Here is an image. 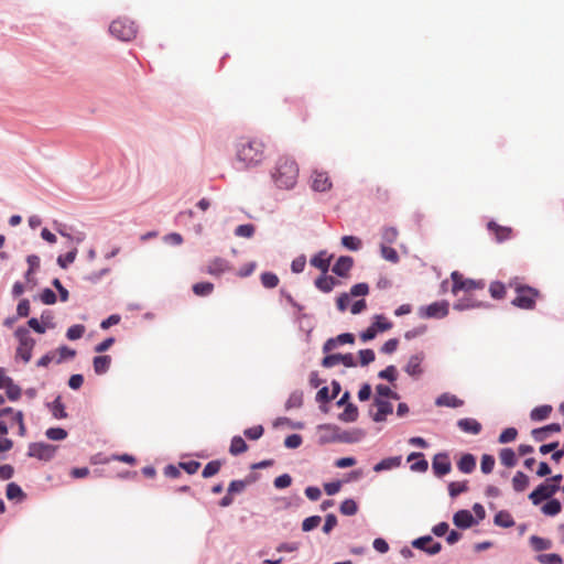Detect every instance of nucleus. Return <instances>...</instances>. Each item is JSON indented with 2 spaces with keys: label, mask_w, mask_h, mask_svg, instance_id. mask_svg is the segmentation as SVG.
Returning a JSON list of instances; mask_svg holds the SVG:
<instances>
[{
  "label": "nucleus",
  "mask_w": 564,
  "mask_h": 564,
  "mask_svg": "<svg viewBox=\"0 0 564 564\" xmlns=\"http://www.w3.org/2000/svg\"><path fill=\"white\" fill-rule=\"evenodd\" d=\"M540 292L531 286L517 288V296L511 301V304L521 310H533Z\"/></svg>",
  "instance_id": "obj_5"
},
{
  "label": "nucleus",
  "mask_w": 564,
  "mask_h": 564,
  "mask_svg": "<svg viewBox=\"0 0 564 564\" xmlns=\"http://www.w3.org/2000/svg\"><path fill=\"white\" fill-rule=\"evenodd\" d=\"M341 243L345 248L357 251L361 248V240L355 236H344Z\"/></svg>",
  "instance_id": "obj_44"
},
{
  "label": "nucleus",
  "mask_w": 564,
  "mask_h": 564,
  "mask_svg": "<svg viewBox=\"0 0 564 564\" xmlns=\"http://www.w3.org/2000/svg\"><path fill=\"white\" fill-rule=\"evenodd\" d=\"M457 467L462 473L470 474L476 467V459L471 454H465L457 463Z\"/></svg>",
  "instance_id": "obj_28"
},
{
  "label": "nucleus",
  "mask_w": 564,
  "mask_h": 564,
  "mask_svg": "<svg viewBox=\"0 0 564 564\" xmlns=\"http://www.w3.org/2000/svg\"><path fill=\"white\" fill-rule=\"evenodd\" d=\"M77 249H73L69 252H67L65 256H59L57 258V263L61 268L65 269L68 264L73 263L76 259Z\"/></svg>",
  "instance_id": "obj_57"
},
{
  "label": "nucleus",
  "mask_w": 564,
  "mask_h": 564,
  "mask_svg": "<svg viewBox=\"0 0 564 564\" xmlns=\"http://www.w3.org/2000/svg\"><path fill=\"white\" fill-rule=\"evenodd\" d=\"M530 542H531L532 547L535 551H544V550H549L551 547L550 540H546V539H543V538H540L536 535H532L530 538Z\"/></svg>",
  "instance_id": "obj_45"
},
{
  "label": "nucleus",
  "mask_w": 564,
  "mask_h": 564,
  "mask_svg": "<svg viewBox=\"0 0 564 564\" xmlns=\"http://www.w3.org/2000/svg\"><path fill=\"white\" fill-rule=\"evenodd\" d=\"M399 236L398 230L394 227H387L382 230L383 243H394Z\"/></svg>",
  "instance_id": "obj_55"
},
{
  "label": "nucleus",
  "mask_w": 564,
  "mask_h": 564,
  "mask_svg": "<svg viewBox=\"0 0 564 564\" xmlns=\"http://www.w3.org/2000/svg\"><path fill=\"white\" fill-rule=\"evenodd\" d=\"M10 415L11 423H15L19 426V435L25 436L26 434V427L23 420V413L22 411H13Z\"/></svg>",
  "instance_id": "obj_39"
},
{
  "label": "nucleus",
  "mask_w": 564,
  "mask_h": 564,
  "mask_svg": "<svg viewBox=\"0 0 564 564\" xmlns=\"http://www.w3.org/2000/svg\"><path fill=\"white\" fill-rule=\"evenodd\" d=\"M436 404L438 406L459 408L464 404V401L454 394L443 393L436 399Z\"/></svg>",
  "instance_id": "obj_25"
},
{
  "label": "nucleus",
  "mask_w": 564,
  "mask_h": 564,
  "mask_svg": "<svg viewBox=\"0 0 564 564\" xmlns=\"http://www.w3.org/2000/svg\"><path fill=\"white\" fill-rule=\"evenodd\" d=\"M379 378L393 382L397 380V368L394 366H388L386 369L378 373Z\"/></svg>",
  "instance_id": "obj_62"
},
{
  "label": "nucleus",
  "mask_w": 564,
  "mask_h": 564,
  "mask_svg": "<svg viewBox=\"0 0 564 564\" xmlns=\"http://www.w3.org/2000/svg\"><path fill=\"white\" fill-rule=\"evenodd\" d=\"M254 230H256V228L252 224H245V225H239L235 229V234L238 237L251 238L254 234Z\"/></svg>",
  "instance_id": "obj_52"
},
{
  "label": "nucleus",
  "mask_w": 564,
  "mask_h": 564,
  "mask_svg": "<svg viewBox=\"0 0 564 564\" xmlns=\"http://www.w3.org/2000/svg\"><path fill=\"white\" fill-rule=\"evenodd\" d=\"M94 370L97 375H104L108 371L110 364H111V357L108 355L102 356H96L94 358Z\"/></svg>",
  "instance_id": "obj_27"
},
{
  "label": "nucleus",
  "mask_w": 564,
  "mask_h": 564,
  "mask_svg": "<svg viewBox=\"0 0 564 564\" xmlns=\"http://www.w3.org/2000/svg\"><path fill=\"white\" fill-rule=\"evenodd\" d=\"M260 280H261L262 285L267 289H273V288L278 286L279 281H280L278 275L272 272H263L260 275Z\"/></svg>",
  "instance_id": "obj_40"
},
{
  "label": "nucleus",
  "mask_w": 564,
  "mask_h": 564,
  "mask_svg": "<svg viewBox=\"0 0 564 564\" xmlns=\"http://www.w3.org/2000/svg\"><path fill=\"white\" fill-rule=\"evenodd\" d=\"M340 512L345 516H354L358 511V506L355 500L346 499L340 505Z\"/></svg>",
  "instance_id": "obj_46"
},
{
  "label": "nucleus",
  "mask_w": 564,
  "mask_h": 564,
  "mask_svg": "<svg viewBox=\"0 0 564 564\" xmlns=\"http://www.w3.org/2000/svg\"><path fill=\"white\" fill-rule=\"evenodd\" d=\"M7 397L11 401H17L21 397V389L19 386L14 384L11 378H7V383L4 384Z\"/></svg>",
  "instance_id": "obj_37"
},
{
  "label": "nucleus",
  "mask_w": 564,
  "mask_h": 564,
  "mask_svg": "<svg viewBox=\"0 0 564 564\" xmlns=\"http://www.w3.org/2000/svg\"><path fill=\"white\" fill-rule=\"evenodd\" d=\"M354 341H355V337L352 334L344 333V334L338 335L337 337L327 339L323 346V351L329 352V351L334 350L339 345L354 344Z\"/></svg>",
  "instance_id": "obj_14"
},
{
  "label": "nucleus",
  "mask_w": 564,
  "mask_h": 564,
  "mask_svg": "<svg viewBox=\"0 0 564 564\" xmlns=\"http://www.w3.org/2000/svg\"><path fill=\"white\" fill-rule=\"evenodd\" d=\"M517 436H518L517 429L508 427L500 433V435L498 437V442L500 444H507V443L514 441L517 438Z\"/></svg>",
  "instance_id": "obj_47"
},
{
  "label": "nucleus",
  "mask_w": 564,
  "mask_h": 564,
  "mask_svg": "<svg viewBox=\"0 0 564 564\" xmlns=\"http://www.w3.org/2000/svg\"><path fill=\"white\" fill-rule=\"evenodd\" d=\"M6 495L9 500H23L25 498V494L23 492L21 487L15 482L8 484Z\"/></svg>",
  "instance_id": "obj_34"
},
{
  "label": "nucleus",
  "mask_w": 564,
  "mask_h": 564,
  "mask_svg": "<svg viewBox=\"0 0 564 564\" xmlns=\"http://www.w3.org/2000/svg\"><path fill=\"white\" fill-rule=\"evenodd\" d=\"M14 335L19 340L17 357H20L24 362H29L32 358L35 340L30 336V332L25 327H19Z\"/></svg>",
  "instance_id": "obj_4"
},
{
  "label": "nucleus",
  "mask_w": 564,
  "mask_h": 564,
  "mask_svg": "<svg viewBox=\"0 0 564 564\" xmlns=\"http://www.w3.org/2000/svg\"><path fill=\"white\" fill-rule=\"evenodd\" d=\"M84 333H85V326L82 324H76V325L70 326L67 329L66 337L69 340H76V339H79L80 337H83Z\"/></svg>",
  "instance_id": "obj_48"
},
{
  "label": "nucleus",
  "mask_w": 564,
  "mask_h": 564,
  "mask_svg": "<svg viewBox=\"0 0 564 564\" xmlns=\"http://www.w3.org/2000/svg\"><path fill=\"white\" fill-rule=\"evenodd\" d=\"M562 510V505L557 499L549 500L543 507L542 512L545 516L554 517L558 514Z\"/></svg>",
  "instance_id": "obj_35"
},
{
  "label": "nucleus",
  "mask_w": 564,
  "mask_h": 564,
  "mask_svg": "<svg viewBox=\"0 0 564 564\" xmlns=\"http://www.w3.org/2000/svg\"><path fill=\"white\" fill-rule=\"evenodd\" d=\"M433 471L436 476L442 477L447 475L452 469V464L446 454H437L432 463Z\"/></svg>",
  "instance_id": "obj_12"
},
{
  "label": "nucleus",
  "mask_w": 564,
  "mask_h": 564,
  "mask_svg": "<svg viewBox=\"0 0 564 564\" xmlns=\"http://www.w3.org/2000/svg\"><path fill=\"white\" fill-rule=\"evenodd\" d=\"M489 293L495 300H502L506 296V285L499 281L491 282L489 285Z\"/></svg>",
  "instance_id": "obj_36"
},
{
  "label": "nucleus",
  "mask_w": 564,
  "mask_h": 564,
  "mask_svg": "<svg viewBox=\"0 0 564 564\" xmlns=\"http://www.w3.org/2000/svg\"><path fill=\"white\" fill-rule=\"evenodd\" d=\"M425 358V355L424 352H417L415 355H412L409 360H408V364L406 366L404 367V371L412 378H420L421 375L423 373V368H422V362Z\"/></svg>",
  "instance_id": "obj_10"
},
{
  "label": "nucleus",
  "mask_w": 564,
  "mask_h": 564,
  "mask_svg": "<svg viewBox=\"0 0 564 564\" xmlns=\"http://www.w3.org/2000/svg\"><path fill=\"white\" fill-rule=\"evenodd\" d=\"M352 258L343 256L338 258L336 263L333 267V272L338 276H346L352 267Z\"/></svg>",
  "instance_id": "obj_21"
},
{
  "label": "nucleus",
  "mask_w": 564,
  "mask_h": 564,
  "mask_svg": "<svg viewBox=\"0 0 564 564\" xmlns=\"http://www.w3.org/2000/svg\"><path fill=\"white\" fill-rule=\"evenodd\" d=\"M372 326L376 327L377 333L386 332L392 327V323L389 322L383 315H376Z\"/></svg>",
  "instance_id": "obj_50"
},
{
  "label": "nucleus",
  "mask_w": 564,
  "mask_h": 564,
  "mask_svg": "<svg viewBox=\"0 0 564 564\" xmlns=\"http://www.w3.org/2000/svg\"><path fill=\"white\" fill-rule=\"evenodd\" d=\"M499 460L503 466H506L508 468L514 467L518 463L517 455H516L514 451L509 447H505V448L500 449Z\"/></svg>",
  "instance_id": "obj_23"
},
{
  "label": "nucleus",
  "mask_w": 564,
  "mask_h": 564,
  "mask_svg": "<svg viewBox=\"0 0 564 564\" xmlns=\"http://www.w3.org/2000/svg\"><path fill=\"white\" fill-rule=\"evenodd\" d=\"M400 465H401V457L400 456L389 457V458H384V459L380 460L378 464H376L375 467H373V470L376 473H380V471H383V470H389V469H392V468H397Z\"/></svg>",
  "instance_id": "obj_26"
},
{
  "label": "nucleus",
  "mask_w": 564,
  "mask_h": 564,
  "mask_svg": "<svg viewBox=\"0 0 564 564\" xmlns=\"http://www.w3.org/2000/svg\"><path fill=\"white\" fill-rule=\"evenodd\" d=\"M229 269L230 268H229V263L227 260H225L223 258H215L209 261L206 272L210 275L218 276V275L223 274L224 272L228 271Z\"/></svg>",
  "instance_id": "obj_18"
},
{
  "label": "nucleus",
  "mask_w": 564,
  "mask_h": 564,
  "mask_svg": "<svg viewBox=\"0 0 564 564\" xmlns=\"http://www.w3.org/2000/svg\"><path fill=\"white\" fill-rule=\"evenodd\" d=\"M358 408L352 403H347L345 410L339 414L338 419L343 422H355L358 419Z\"/></svg>",
  "instance_id": "obj_32"
},
{
  "label": "nucleus",
  "mask_w": 564,
  "mask_h": 564,
  "mask_svg": "<svg viewBox=\"0 0 564 564\" xmlns=\"http://www.w3.org/2000/svg\"><path fill=\"white\" fill-rule=\"evenodd\" d=\"M214 291V284L210 282H199L193 285V292L197 296H207Z\"/></svg>",
  "instance_id": "obj_41"
},
{
  "label": "nucleus",
  "mask_w": 564,
  "mask_h": 564,
  "mask_svg": "<svg viewBox=\"0 0 564 564\" xmlns=\"http://www.w3.org/2000/svg\"><path fill=\"white\" fill-rule=\"evenodd\" d=\"M312 188L316 192H326L332 188V182L326 172L314 171L312 174Z\"/></svg>",
  "instance_id": "obj_13"
},
{
  "label": "nucleus",
  "mask_w": 564,
  "mask_h": 564,
  "mask_svg": "<svg viewBox=\"0 0 564 564\" xmlns=\"http://www.w3.org/2000/svg\"><path fill=\"white\" fill-rule=\"evenodd\" d=\"M552 412V406L549 404L540 405L534 408L531 413L530 417L532 421H543L549 417V415Z\"/></svg>",
  "instance_id": "obj_33"
},
{
  "label": "nucleus",
  "mask_w": 564,
  "mask_h": 564,
  "mask_svg": "<svg viewBox=\"0 0 564 564\" xmlns=\"http://www.w3.org/2000/svg\"><path fill=\"white\" fill-rule=\"evenodd\" d=\"M496 525L501 528H511L514 525V520L510 512L501 510L499 511L494 519Z\"/></svg>",
  "instance_id": "obj_31"
},
{
  "label": "nucleus",
  "mask_w": 564,
  "mask_h": 564,
  "mask_svg": "<svg viewBox=\"0 0 564 564\" xmlns=\"http://www.w3.org/2000/svg\"><path fill=\"white\" fill-rule=\"evenodd\" d=\"M332 256H327L326 251H321L311 259V265L319 269L322 273H327L330 265Z\"/></svg>",
  "instance_id": "obj_20"
},
{
  "label": "nucleus",
  "mask_w": 564,
  "mask_h": 564,
  "mask_svg": "<svg viewBox=\"0 0 564 564\" xmlns=\"http://www.w3.org/2000/svg\"><path fill=\"white\" fill-rule=\"evenodd\" d=\"M336 284L337 280L333 276L326 275V273H323L315 280V286L325 293L330 292Z\"/></svg>",
  "instance_id": "obj_24"
},
{
  "label": "nucleus",
  "mask_w": 564,
  "mask_h": 564,
  "mask_svg": "<svg viewBox=\"0 0 564 564\" xmlns=\"http://www.w3.org/2000/svg\"><path fill=\"white\" fill-rule=\"evenodd\" d=\"M220 467H221L220 462L212 460V462L207 463V465L204 467L202 476L204 478H209V477L216 475L219 471Z\"/></svg>",
  "instance_id": "obj_49"
},
{
  "label": "nucleus",
  "mask_w": 564,
  "mask_h": 564,
  "mask_svg": "<svg viewBox=\"0 0 564 564\" xmlns=\"http://www.w3.org/2000/svg\"><path fill=\"white\" fill-rule=\"evenodd\" d=\"M55 454V446L46 443H31L29 445L28 455L42 460L51 459Z\"/></svg>",
  "instance_id": "obj_9"
},
{
  "label": "nucleus",
  "mask_w": 564,
  "mask_h": 564,
  "mask_svg": "<svg viewBox=\"0 0 564 564\" xmlns=\"http://www.w3.org/2000/svg\"><path fill=\"white\" fill-rule=\"evenodd\" d=\"M375 405L377 406V413L373 415V421L376 422L384 421L387 415L391 414L393 411L392 404L380 398L375 399Z\"/></svg>",
  "instance_id": "obj_16"
},
{
  "label": "nucleus",
  "mask_w": 564,
  "mask_h": 564,
  "mask_svg": "<svg viewBox=\"0 0 564 564\" xmlns=\"http://www.w3.org/2000/svg\"><path fill=\"white\" fill-rule=\"evenodd\" d=\"M321 517L319 516H312L306 518L302 523V530L307 532L315 528H317L321 523Z\"/></svg>",
  "instance_id": "obj_60"
},
{
  "label": "nucleus",
  "mask_w": 564,
  "mask_h": 564,
  "mask_svg": "<svg viewBox=\"0 0 564 564\" xmlns=\"http://www.w3.org/2000/svg\"><path fill=\"white\" fill-rule=\"evenodd\" d=\"M263 426L262 425H256L249 429H246L243 434L247 438L256 441L259 440L263 435Z\"/></svg>",
  "instance_id": "obj_59"
},
{
  "label": "nucleus",
  "mask_w": 564,
  "mask_h": 564,
  "mask_svg": "<svg viewBox=\"0 0 564 564\" xmlns=\"http://www.w3.org/2000/svg\"><path fill=\"white\" fill-rule=\"evenodd\" d=\"M271 176L276 187L291 189L297 183L299 165L294 159L282 155L278 159L271 172Z\"/></svg>",
  "instance_id": "obj_1"
},
{
  "label": "nucleus",
  "mask_w": 564,
  "mask_h": 564,
  "mask_svg": "<svg viewBox=\"0 0 564 564\" xmlns=\"http://www.w3.org/2000/svg\"><path fill=\"white\" fill-rule=\"evenodd\" d=\"M45 435L52 441H62L67 437V432L62 427H51L46 430Z\"/></svg>",
  "instance_id": "obj_51"
},
{
  "label": "nucleus",
  "mask_w": 564,
  "mask_h": 564,
  "mask_svg": "<svg viewBox=\"0 0 564 564\" xmlns=\"http://www.w3.org/2000/svg\"><path fill=\"white\" fill-rule=\"evenodd\" d=\"M302 404H303V393L300 391H295L289 397L285 406H286V409H292V408H300Z\"/></svg>",
  "instance_id": "obj_56"
},
{
  "label": "nucleus",
  "mask_w": 564,
  "mask_h": 564,
  "mask_svg": "<svg viewBox=\"0 0 564 564\" xmlns=\"http://www.w3.org/2000/svg\"><path fill=\"white\" fill-rule=\"evenodd\" d=\"M52 413L56 419H65L67 413L65 412V406L61 401V398H56L52 403Z\"/></svg>",
  "instance_id": "obj_54"
},
{
  "label": "nucleus",
  "mask_w": 564,
  "mask_h": 564,
  "mask_svg": "<svg viewBox=\"0 0 564 564\" xmlns=\"http://www.w3.org/2000/svg\"><path fill=\"white\" fill-rule=\"evenodd\" d=\"M481 302L474 301L470 296L463 297L455 303L454 308L458 311L469 310L474 307H480Z\"/></svg>",
  "instance_id": "obj_38"
},
{
  "label": "nucleus",
  "mask_w": 564,
  "mask_h": 564,
  "mask_svg": "<svg viewBox=\"0 0 564 564\" xmlns=\"http://www.w3.org/2000/svg\"><path fill=\"white\" fill-rule=\"evenodd\" d=\"M560 489L557 485H549L544 482L539 485L530 495L529 499L534 506L540 505L543 500L550 499Z\"/></svg>",
  "instance_id": "obj_8"
},
{
  "label": "nucleus",
  "mask_w": 564,
  "mask_h": 564,
  "mask_svg": "<svg viewBox=\"0 0 564 564\" xmlns=\"http://www.w3.org/2000/svg\"><path fill=\"white\" fill-rule=\"evenodd\" d=\"M457 426L463 432L474 434V435L479 434L481 431V424L477 420L470 419V417L460 419L457 422Z\"/></svg>",
  "instance_id": "obj_22"
},
{
  "label": "nucleus",
  "mask_w": 564,
  "mask_h": 564,
  "mask_svg": "<svg viewBox=\"0 0 564 564\" xmlns=\"http://www.w3.org/2000/svg\"><path fill=\"white\" fill-rule=\"evenodd\" d=\"M495 467V458L489 454L481 456L480 469L484 474H490Z\"/></svg>",
  "instance_id": "obj_53"
},
{
  "label": "nucleus",
  "mask_w": 564,
  "mask_h": 564,
  "mask_svg": "<svg viewBox=\"0 0 564 564\" xmlns=\"http://www.w3.org/2000/svg\"><path fill=\"white\" fill-rule=\"evenodd\" d=\"M467 489H468L467 481H452L448 485V492H449V496L453 498L467 491Z\"/></svg>",
  "instance_id": "obj_42"
},
{
  "label": "nucleus",
  "mask_w": 564,
  "mask_h": 564,
  "mask_svg": "<svg viewBox=\"0 0 564 564\" xmlns=\"http://www.w3.org/2000/svg\"><path fill=\"white\" fill-rule=\"evenodd\" d=\"M536 560L541 564H563L562 557L555 553L540 554Z\"/></svg>",
  "instance_id": "obj_43"
},
{
  "label": "nucleus",
  "mask_w": 564,
  "mask_h": 564,
  "mask_svg": "<svg viewBox=\"0 0 564 564\" xmlns=\"http://www.w3.org/2000/svg\"><path fill=\"white\" fill-rule=\"evenodd\" d=\"M381 254L386 260L391 261L393 263L399 261V256L395 249L388 247L384 243L381 245Z\"/></svg>",
  "instance_id": "obj_58"
},
{
  "label": "nucleus",
  "mask_w": 564,
  "mask_h": 564,
  "mask_svg": "<svg viewBox=\"0 0 564 564\" xmlns=\"http://www.w3.org/2000/svg\"><path fill=\"white\" fill-rule=\"evenodd\" d=\"M341 358H343L341 354L327 355L323 358L322 366L325 368L335 367L336 365L340 364Z\"/></svg>",
  "instance_id": "obj_61"
},
{
  "label": "nucleus",
  "mask_w": 564,
  "mask_h": 564,
  "mask_svg": "<svg viewBox=\"0 0 564 564\" xmlns=\"http://www.w3.org/2000/svg\"><path fill=\"white\" fill-rule=\"evenodd\" d=\"M488 229L495 235L498 242H503L512 236V229L510 227L499 226L495 221L488 223Z\"/></svg>",
  "instance_id": "obj_19"
},
{
  "label": "nucleus",
  "mask_w": 564,
  "mask_h": 564,
  "mask_svg": "<svg viewBox=\"0 0 564 564\" xmlns=\"http://www.w3.org/2000/svg\"><path fill=\"white\" fill-rule=\"evenodd\" d=\"M453 281L452 293L457 294L459 291L470 293L474 290H482L485 282L482 280L466 279L458 271H454L451 274Z\"/></svg>",
  "instance_id": "obj_6"
},
{
  "label": "nucleus",
  "mask_w": 564,
  "mask_h": 564,
  "mask_svg": "<svg viewBox=\"0 0 564 564\" xmlns=\"http://www.w3.org/2000/svg\"><path fill=\"white\" fill-rule=\"evenodd\" d=\"M273 484L276 489L288 488L292 484V477L289 474L280 475L274 479Z\"/></svg>",
  "instance_id": "obj_63"
},
{
  "label": "nucleus",
  "mask_w": 564,
  "mask_h": 564,
  "mask_svg": "<svg viewBox=\"0 0 564 564\" xmlns=\"http://www.w3.org/2000/svg\"><path fill=\"white\" fill-rule=\"evenodd\" d=\"M412 545L416 549L423 550L431 555L437 554L442 545L438 542H435L432 536H422L413 541Z\"/></svg>",
  "instance_id": "obj_11"
},
{
  "label": "nucleus",
  "mask_w": 564,
  "mask_h": 564,
  "mask_svg": "<svg viewBox=\"0 0 564 564\" xmlns=\"http://www.w3.org/2000/svg\"><path fill=\"white\" fill-rule=\"evenodd\" d=\"M376 358L372 349H361L359 351V360L361 366H368Z\"/></svg>",
  "instance_id": "obj_64"
},
{
  "label": "nucleus",
  "mask_w": 564,
  "mask_h": 564,
  "mask_svg": "<svg viewBox=\"0 0 564 564\" xmlns=\"http://www.w3.org/2000/svg\"><path fill=\"white\" fill-rule=\"evenodd\" d=\"M529 482V477L524 473L517 471L512 478V488L517 492H522L528 488Z\"/></svg>",
  "instance_id": "obj_29"
},
{
  "label": "nucleus",
  "mask_w": 564,
  "mask_h": 564,
  "mask_svg": "<svg viewBox=\"0 0 564 564\" xmlns=\"http://www.w3.org/2000/svg\"><path fill=\"white\" fill-rule=\"evenodd\" d=\"M562 427L558 423H552L549 425H545L540 429H534L531 432V435L534 441L536 442H543L545 441L552 433H558L561 432Z\"/></svg>",
  "instance_id": "obj_15"
},
{
  "label": "nucleus",
  "mask_w": 564,
  "mask_h": 564,
  "mask_svg": "<svg viewBox=\"0 0 564 564\" xmlns=\"http://www.w3.org/2000/svg\"><path fill=\"white\" fill-rule=\"evenodd\" d=\"M110 33L121 41H131L135 37L138 29L133 21L126 18L113 20L109 26Z\"/></svg>",
  "instance_id": "obj_3"
},
{
  "label": "nucleus",
  "mask_w": 564,
  "mask_h": 564,
  "mask_svg": "<svg viewBox=\"0 0 564 564\" xmlns=\"http://www.w3.org/2000/svg\"><path fill=\"white\" fill-rule=\"evenodd\" d=\"M236 158L245 166H254L264 159V144L258 139L242 137L236 144Z\"/></svg>",
  "instance_id": "obj_2"
},
{
  "label": "nucleus",
  "mask_w": 564,
  "mask_h": 564,
  "mask_svg": "<svg viewBox=\"0 0 564 564\" xmlns=\"http://www.w3.org/2000/svg\"><path fill=\"white\" fill-rule=\"evenodd\" d=\"M448 314V303L445 301L434 302L419 308V315L423 318H443Z\"/></svg>",
  "instance_id": "obj_7"
},
{
  "label": "nucleus",
  "mask_w": 564,
  "mask_h": 564,
  "mask_svg": "<svg viewBox=\"0 0 564 564\" xmlns=\"http://www.w3.org/2000/svg\"><path fill=\"white\" fill-rule=\"evenodd\" d=\"M453 522L456 527L460 529H468L475 524V519L470 511L459 510L454 514Z\"/></svg>",
  "instance_id": "obj_17"
},
{
  "label": "nucleus",
  "mask_w": 564,
  "mask_h": 564,
  "mask_svg": "<svg viewBox=\"0 0 564 564\" xmlns=\"http://www.w3.org/2000/svg\"><path fill=\"white\" fill-rule=\"evenodd\" d=\"M248 451V445L241 436H234L231 438L229 453L234 456L240 455Z\"/></svg>",
  "instance_id": "obj_30"
}]
</instances>
